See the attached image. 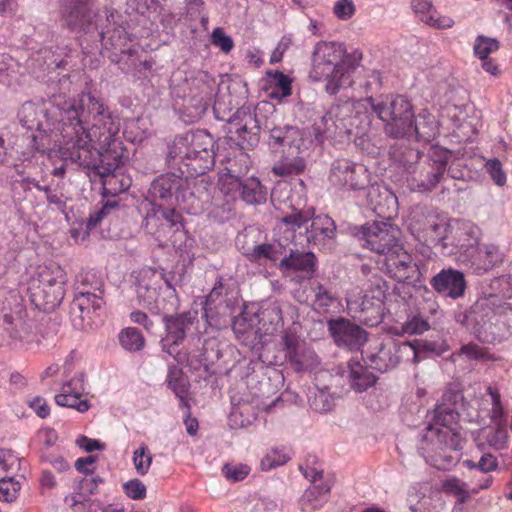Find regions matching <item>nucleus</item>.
Segmentation results:
<instances>
[{
	"instance_id": "f257e3e1",
	"label": "nucleus",
	"mask_w": 512,
	"mask_h": 512,
	"mask_svg": "<svg viewBox=\"0 0 512 512\" xmlns=\"http://www.w3.org/2000/svg\"><path fill=\"white\" fill-rule=\"evenodd\" d=\"M59 134L33 137L41 153L58 150L65 160L96 170L105 194L117 195L131 185V178L117 172L124 157L111 145L119 132V121L104 103L90 92H83L63 110Z\"/></svg>"
},
{
	"instance_id": "f03ea898",
	"label": "nucleus",
	"mask_w": 512,
	"mask_h": 512,
	"mask_svg": "<svg viewBox=\"0 0 512 512\" xmlns=\"http://www.w3.org/2000/svg\"><path fill=\"white\" fill-rule=\"evenodd\" d=\"M213 146L212 136L205 131L187 132L174 138L168 148L167 159L171 165L178 166L181 175L162 174L151 183L148 196L139 206L145 224H182L181 215L173 205L186 201L188 176L203 175L213 168Z\"/></svg>"
},
{
	"instance_id": "7ed1b4c3",
	"label": "nucleus",
	"mask_w": 512,
	"mask_h": 512,
	"mask_svg": "<svg viewBox=\"0 0 512 512\" xmlns=\"http://www.w3.org/2000/svg\"><path fill=\"white\" fill-rule=\"evenodd\" d=\"M370 108L372 112L383 122L386 135L391 138H403L412 130L414 110L410 101L402 95L388 94L377 98L368 97L355 103H345L336 106L323 117L326 122L337 118L342 112L352 110L358 115L361 110Z\"/></svg>"
},
{
	"instance_id": "20e7f679",
	"label": "nucleus",
	"mask_w": 512,
	"mask_h": 512,
	"mask_svg": "<svg viewBox=\"0 0 512 512\" xmlns=\"http://www.w3.org/2000/svg\"><path fill=\"white\" fill-rule=\"evenodd\" d=\"M346 50L337 42H318L312 54L310 77L315 81L325 80V90L330 95L353 83L354 66L344 59Z\"/></svg>"
},
{
	"instance_id": "39448f33",
	"label": "nucleus",
	"mask_w": 512,
	"mask_h": 512,
	"mask_svg": "<svg viewBox=\"0 0 512 512\" xmlns=\"http://www.w3.org/2000/svg\"><path fill=\"white\" fill-rule=\"evenodd\" d=\"M484 293L464 312L455 315L456 321L469 328L475 337L482 342L494 339L493 326L498 317L503 315L508 306L495 302Z\"/></svg>"
},
{
	"instance_id": "423d86ee",
	"label": "nucleus",
	"mask_w": 512,
	"mask_h": 512,
	"mask_svg": "<svg viewBox=\"0 0 512 512\" xmlns=\"http://www.w3.org/2000/svg\"><path fill=\"white\" fill-rule=\"evenodd\" d=\"M177 251L170 249L165 251L160 245L154 250V266L148 268L144 272L154 276L159 274L164 280L168 289V301L164 304V309L168 311H176L179 307V298L176 293V287H181L184 283L186 275V266L177 259Z\"/></svg>"
},
{
	"instance_id": "0eeeda50",
	"label": "nucleus",
	"mask_w": 512,
	"mask_h": 512,
	"mask_svg": "<svg viewBox=\"0 0 512 512\" xmlns=\"http://www.w3.org/2000/svg\"><path fill=\"white\" fill-rule=\"evenodd\" d=\"M171 311L163 308V322L166 328V337L162 340L163 351L172 356L178 364L188 363L186 352L177 350V346L183 342L187 331L193 325L196 313L190 311L181 314H169Z\"/></svg>"
},
{
	"instance_id": "6e6552de",
	"label": "nucleus",
	"mask_w": 512,
	"mask_h": 512,
	"mask_svg": "<svg viewBox=\"0 0 512 512\" xmlns=\"http://www.w3.org/2000/svg\"><path fill=\"white\" fill-rule=\"evenodd\" d=\"M404 357H412L418 363L419 351L410 342L388 339L380 344L376 353L368 356V360L371 368L385 373L396 368Z\"/></svg>"
},
{
	"instance_id": "1a4fd4ad",
	"label": "nucleus",
	"mask_w": 512,
	"mask_h": 512,
	"mask_svg": "<svg viewBox=\"0 0 512 512\" xmlns=\"http://www.w3.org/2000/svg\"><path fill=\"white\" fill-rule=\"evenodd\" d=\"M329 181L335 187L347 190H361L369 183L367 168L347 159L335 160L332 164Z\"/></svg>"
},
{
	"instance_id": "9d476101",
	"label": "nucleus",
	"mask_w": 512,
	"mask_h": 512,
	"mask_svg": "<svg viewBox=\"0 0 512 512\" xmlns=\"http://www.w3.org/2000/svg\"><path fill=\"white\" fill-rule=\"evenodd\" d=\"M327 327L334 343L340 348L358 351L367 342L366 330L347 318H331L327 321Z\"/></svg>"
},
{
	"instance_id": "9b49d317",
	"label": "nucleus",
	"mask_w": 512,
	"mask_h": 512,
	"mask_svg": "<svg viewBox=\"0 0 512 512\" xmlns=\"http://www.w3.org/2000/svg\"><path fill=\"white\" fill-rule=\"evenodd\" d=\"M356 226L354 234L364 240L367 247L378 254H398L402 249L394 226Z\"/></svg>"
},
{
	"instance_id": "f8f14e48",
	"label": "nucleus",
	"mask_w": 512,
	"mask_h": 512,
	"mask_svg": "<svg viewBox=\"0 0 512 512\" xmlns=\"http://www.w3.org/2000/svg\"><path fill=\"white\" fill-rule=\"evenodd\" d=\"M95 0H61L60 21L71 31H84L94 19Z\"/></svg>"
},
{
	"instance_id": "ddd939ff",
	"label": "nucleus",
	"mask_w": 512,
	"mask_h": 512,
	"mask_svg": "<svg viewBox=\"0 0 512 512\" xmlns=\"http://www.w3.org/2000/svg\"><path fill=\"white\" fill-rule=\"evenodd\" d=\"M103 299L88 289L78 291L69 304L68 316L77 330H85L91 325V315L100 309Z\"/></svg>"
},
{
	"instance_id": "4468645a",
	"label": "nucleus",
	"mask_w": 512,
	"mask_h": 512,
	"mask_svg": "<svg viewBox=\"0 0 512 512\" xmlns=\"http://www.w3.org/2000/svg\"><path fill=\"white\" fill-rule=\"evenodd\" d=\"M480 234L478 226H446L439 241L444 248L452 247L466 252L479 243Z\"/></svg>"
},
{
	"instance_id": "2eb2a0df",
	"label": "nucleus",
	"mask_w": 512,
	"mask_h": 512,
	"mask_svg": "<svg viewBox=\"0 0 512 512\" xmlns=\"http://www.w3.org/2000/svg\"><path fill=\"white\" fill-rule=\"evenodd\" d=\"M457 424L440 425L429 420L422 436L423 441H429L440 449L459 450L462 448V437L454 426Z\"/></svg>"
},
{
	"instance_id": "dca6fc26",
	"label": "nucleus",
	"mask_w": 512,
	"mask_h": 512,
	"mask_svg": "<svg viewBox=\"0 0 512 512\" xmlns=\"http://www.w3.org/2000/svg\"><path fill=\"white\" fill-rule=\"evenodd\" d=\"M430 284L436 292L452 299L462 297L466 290L464 274L451 268L443 269L436 274L430 280Z\"/></svg>"
},
{
	"instance_id": "f3484780",
	"label": "nucleus",
	"mask_w": 512,
	"mask_h": 512,
	"mask_svg": "<svg viewBox=\"0 0 512 512\" xmlns=\"http://www.w3.org/2000/svg\"><path fill=\"white\" fill-rule=\"evenodd\" d=\"M28 293L35 307L44 312L53 311L64 298V287L42 286L39 283H28Z\"/></svg>"
},
{
	"instance_id": "a211bd4d",
	"label": "nucleus",
	"mask_w": 512,
	"mask_h": 512,
	"mask_svg": "<svg viewBox=\"0 0 512 512\" xmlns=\"http://www.w3.org/2000/svg\"><path fill=\"white\" fill-rule=\"evenodd\" d=\"M461 399L462 395L459 391L453 389L446 390L440 402L428 417H430V420L435 422V424H457L459 413L456 410V405Z\"/></svg>"
},
{
	"instance_id": "6ab92c4d",
	"label": "nucleus",
	"mask_w": 512,
	"mask_h": 512,
	"mask_svg": "<svg viewBox=\"0 0 512 512\" xmlns=\"http://www.w3.org/2000/svg\"><path fill=\"white\" fill-rule=\"evenodd\" d=\"M474 441L481 452L487 448L502 450L507 446V429L503 425L483 427L476 432Z\"/></svg>"
},
{
	"instance_id": "aec40b11",
	"label": "nucleus",
	"mask_w": 512,
	"mask_h": 512,
	"mask_svg": "<svg viewBox=\"0 0 512 512\" xmlns=\"http://www.w3.org/2000/svg\"><path fill=\"white\" fill-rule=\"evenodd\" d=\"M281 345L285 352V359L291 364L294 370H303L305 367L303 342L300 340L297 332L290 328L283 331L281 335Z\"/></svg>"
},
{
	"instance_id": "412c9836",
	"label": "nucleus",
	"mask_w": 512,
	"mask_h": 512,
	"mask_svg": "<svg viewBox=\"0 0 512 512\" xmlns=\"http://www.w3.org/2000/svg\"><path fill=\"white\" fill-rule=\"evenodd\" d=\"M411 7L420 20L431 27L445 29L454 24L450 17L439 15L430 0H412Z\"/></svg>"
},
{
	"instance_id": "4be33fe9",
	"label": "nucleus",
	"mask_w": 512,
	"mask_h": 512,
	"mask_svg": "<svg viewBox=\"0 0 512 512\" xmlns=\"http://www.w3.org/2000/svg\"><path fill=\"white\" fill-rule=\"evenodd\" d=\"M438 132L439 127L435 116L428 110L423 109L412 119V130L406 137L415 135L419 141L430 142L435 139Z\"/></svg>"
},
{
	"instance_id": "5701e85b",
	"label": "nucleus",
	"mask_w": 512,
	"mask_h": 512,
	"mask_svg": "<svg viewBox=\"0 0 512 512\" xmlns=\"http://www.w3.org/2000/svg\"><path fill=\"white\" fill-rule=\"evenodd\" d=\"M242 254L251 262H276L281 259L286 250L280 242L263 243L253 247H241Z\"/></svg>"
},
{
	"instance_id": "b1692460",
	"label": "nucleus",
	"mask_w": 512,
	"mask_h": 512,
	"mask_svg": "<svg viewBox=\"0 0 512 512\" xmlns=\"http://www.w3.org/2000/svg\"><path fill=\"white\" fill-rule=\"evenodd\" d=\"M279 267L282 271H301L309 277L313 275L316 269V257L311 252L290 251L287 256L284 254L280 259Z\"/></svg>"
},
{
	"instance_id": "393cba45",
	"label": "nucleus",
	"mask_w": 512,
	"mask_h": 512,
	"mask_svg": "<svg viewBox=\"0 0 512 512\" xmlns=\"http://www.w3.org/2000/svg\"><path fill=\"white\" fill-rule=\"evenodd\" d=\"M503 262V254L494 244H485L473 256L472 265L478 273H484Z\"/></svg>"
},
{
	"instance_id": "a878e982",
	"label": "nucleus",
	"mask_w": 512,
	"mask_h": 512,
	"mask_svg": "<svg viewBox=\"0 0 512 512\" xmlns=\"http://www.w3.org/2000/svg\"><path fill=\"white\" fill-rule=\"evenodd\" d=\"M348 369L350 386L356 392H363L367 390L377 381V376H375L367 366L362 365L360 362L350 361L348 363Z\"/></svg>"
},
{
	"instance_id": "bb28decb",
	"label": "nucleus",
	"mask_w": 512,
	"mask_h": 512,
	"mask_svg": "<svg viewBox=\"0 0 512 512\" xmlns=\"http://www.w3.org/2000/svg\"><path fill=\"white\" fill-rule=\"evenodd\" d=\"M147 276V272H143L139 280L137 286L138 299L144 307L148 308L153 313L160 314L163 312V304L167 303L168 297L159 302L157 289L151 287L150 283L146 281Z\"/></svg>"
},
{
	"instance_id": "cd10ccee",
	"label": "nucleus",
	"mask_w": 512,
	"mask_h": 512,
	"mask_svg": "<svg viewBox=\"0 0 512 512\" xmlns=\"http://www.w3.org/2000/svg\"><path fill=\"white\" fill-rule=\"evenodd\" d=\"M268 197L267 188L262 185L256 177H250L243 180L240 198L249 205H261L266 203Z\"/></svg>"
},
{
	"instance_id": "c85d7f7f",
	"label": "nucleus",
	"mask_w": 512,
	"mask_h": 512,
	"mask_svg": "<svg viewBox=\"0 0 512 512\" xmlns=\"http://www.w3.org/2000/svg\"><path fill=\"white\" fill-rule=\"evenodd\" d=\"M483 293L489 298L497 300L496 302L508 306V309H511L507 300L512 298V276L504 275L492 279Z\"/></svg>"
},
{
	"instance_id": "c756f323",
	"label": "nucleus",
	"mask_w": 512,
	"mask_h": 512,
	"mask_svg": "<svg viewBox=\"0 0 512 512\" xmlns=\"http://www.w3.org/2000/svg\"><path fill=\"white\" fill-rule=\"evenodd\" d=\"M65 281V273L58 265L39 266L35 275L29 280L31 283H39L52 288L56 285L64 287Z\"/></svg>"
},
{
	"instance_id": "7c9ffc66",
	"label": "nucleus",
	"mask_w": 512,
	"mask_h": 512,
	"mask_svg": "<svg viewBox=\"0 0 512 512\" xmlns=\"http://www.w3.org/2000/svg\"><path fill=\"white\" fill-rule=\"evenodd\" d=\"M203 316L206 319L208 325L215 329H222L227 327L231 320L234 312V308H227L226 306H210L204 305Z\"/></svg>"
},
{
	"instance_id": "2f4dec72",
	"label": "nucleus",
	"mask_w": 512,
	"mask_h": 512,
	"mask_svg": "<svg viewBox=\"0 0 512 512\" xmlns=\"http://www.w3.org/2000/svg\"><path fill=\"white\" fill-rule=\"evenodd\" d=\"M205 305L235 308L236 298L233 296L232 292L229 291V288L223 283L222 279H220L214 284L211 292L206 297Z\"/></svg>"
},
{
	"instance_id": "473e14b6",
	"label": "nucleus",
	"mask_w": 512,
	"mask_h": 512,
	"mask_svg": "<svg viewBox=\"0 0 512 512\" xmlns=\"http://www.w3.org/2000/svg\"><path fill=\"white\" fill-rule=\"evenodd\" d=\"M268 77L270 78V85L272 91L270 97L281 100L291 95L292 93V80L289 76L285 75L281 71H268Z\"/></svg>"
},
{
	"instance_id": "72a5a7b5",
	"label": "nucleus",
	"mask_w": 512,
	"mask_h": 512,
	"mask_svg": "<svg viewBox=\"0 0 512 512\" xmlns=\"http://www.w3.org/2000/svg\"><path fill=\"white\" fill-rule=\"evenodd\" d=\"M21 316H14L13 312L4 313L0 318V344H4L13 338H27L26 335L20 333L18 324H21Z\"/></svg>"
},
{
	"instance_id": "f704fd0d",
	"label": "nucleus",
	"mask_w": 512,
	"mask_h": 512,
	"mask_svg": "<svg viewBox=\"0 0 512 512\" xmlns=\"http://www.w3.org/2000/svg\"><path fill=\"white\" fill-rule=\"evenodd\" d=\"M310 220H316L321 222V224H335L334 220L328 215H318L314 216V209L308 208L306 210H297L292 208L291 213H287L282 217L283 224H306Z\"/></svg>"
},
{
	"instance_id": "c9c22d12",
	"label": "nucleus",
	"mask_w": 512,
	"mask_h": 512,
	"mask_svg": "<svg viewBox=\"0 0 512 512\" xmlns=\"http://www.w3.org/2000/svg\"><path fill=\"white\" fill-rule=\"evenodd\" d=\"M62 393L55 396V401L59 406L74 408L79 412H85L89 409L87 400H81L79 394L72 393L71 383L63 386Z\"/></svg>"
},
{
	"instance_id": "e433bc0d",
	"label": "nucleus",
	"mask_w": 512,
	"mask_h": 512,
	"mask_svg": "<svg viewBox=\"0 0 512 512\" xmlns=\"http://www.w3.org/2000/svg\"><path fill=\"white\" fill-rule=\"evenodd\" d=\"M119 341L125 350L137 352L143 349L145 339L142 333L134 327H128L119 334Z\"/></svg>"
},
{
	"instance_id": "4c0bfd02",
	"label": "nucleus",
	"mask_w": 512,
	"mask_h": 512,
	"mask_svg": "<svg viewBox=\"0 0 512 512\" xmlns=\"http://www.w3.org/2000/svg\"><path fill=\"white\" fill-rule=\"evenodd\" d=\"M14 316H21V324H18V329L20 333L26 335L27 338H13V340H20L29 345H40L42 339L37 335L32 333V324L26 321V311L21 303H17L15 305V310L13 311Z\"/></svg>"
},
{
	"instance_id": "58836bf2",
	"label": "nucleus",
	"mask_w": 512,
	"mask_h": 512,
	"mask_svg": "<svg viewBox=\"0 0 512 512\" xmlns=\"http://www.w3.org/2000/svg\"><path fill=\"white\" fill-rule=\"evenodd\" d=\"M243 180L238 176L234 175L231 170L222 173L218 180V186L220 191L227 197L235 198L237 195L240 196L242 189Z\"/></svg>"
},
{
	"instance_id": "ea45409f",
	"label": "nucleus",
	"mask_w": 512,
	"mask_h": 512,
	"mask_svg": "<svg viewBox=\"0 0 512 512\" xmlns=\"http://www.w3.org/2000/svg\"><path fill=\"white\" fill-rule=\"evenodd\" d=\"M253 321V319H248L244 315L235 317L232 315V329L239 339L242 338L245 341L251 337L256 338L258 330L255 328Z\"/></svg>"
},
{
	"instance_id": "a19ab883",
	"label": "nucleus",
	"mask_w": 512,
	"mask_h": 512,
	"mask_svg": "<svg viewBox=\"0 0 512 512\" xmlns=\"http://www.w3.org/2000/svg\"><path fill=\"white\" fill-rule=\"evenodd\" d=\"M305 169V162L303 158L294 157L292 159H285L272 167V172L276 176L284 177L290 175H298Z\"/></svg>"
},
{
	"instance_id": "79ce46f5",
	"label": "nucleus",
	"mask_w": 512,
	"mask_h": 512,
	"mask_svg": "<svg viewBox=\"0 0 512 512\" xmlns=\"http://www.w3.org/2000/svg\"><path fill=\"white\" fill-rule=\"evenodd\" d=\"M228 349L230 346L227 343L211 338L205 341L202 356L206 362L213 364L220 360Z\"/></svg>"
},
{
	"instance_id": "37998d69",
	"label": "nucleus",
	"mask_w": 512,
	"mask_h": 512,
	"mask_svg": "<svg viewBox=\"0 0 512 512\" xmlns=\"http://www.w3.org/2000/svg\"><path fill=\"white\" fill-rule=\"evenodd\" d=\"M133 463L139 475L144 476L148 473L152 463V455L145 444H142L139 449L134 451Z\"/></svg>"
},
{
	"instance_id": "c03bdc74",
	"label": "nucleus",
	"mask_w": 512,
	"mask_h": 512,
	"mask_svg": "<svg viewBox=\"0 0 512 512\" xmlns=\"http://www.w3.org/2000/svg\"><path fill=\"white\" fill-rule=\"evenodd\" d=\"M499 49V42L494 38L479 35L474 44V53L479 59H486Z\"/></svg>"
},
{
	"instance_id": "a18cd8bd",
	"label": "nucleus",
	"mask_w": 512,
	"mask_h": 512,
	"mask_svg": "<svg viewBox=\"0 0 512 512\" xmlns=\"http://www.w3.org/2000/svg\"><path fill=\"white\" fill-rule=\"evenodd\" d=\"M77 289L78 291L88 289L101 298L104 293L102 279L93 272H86L79 276V286Z\"/></svg>"
},
{
	"instance_id": "49530a36",
	"label": "nucleus",
	"mask_w": 512,
	"mask_h": 512,
	"mask_svg": "<svg viewBox=\"0 0 512 512\" xmlns=\"http://www.w3.org/2000/svg\"><path fill=\"white\" fill-rule=\"evenodd\" d=\"M387 290V282L382 277H375L374 281L371 282L369 290L366 292L371 300L377 302V313H379L381 305L386 299Z\"/></svg>"
},
{
	"instance_id": "de8ad7c7",
	"label": "nucleus",
	"mask_w": 512,
	"mask_h": 512,
	"mask_svg": "<svg viewBox=\"0 0 512 512\" xmlns=\"http://www.w3.org/2000/svg\"><path fill=\"white\" fill-rule=\"evenodd\" d=\"M250 473V467L246 464L225 463L222 467V474L230 482L244 480Z\"/></svg>"
},
{
	"instance_id": "09e8293b",
	"label": "nucleus",
	"mask_w": 512,
	"mask_h": 512,
	"mask_svg": "<svg viewBox=\"0 0 512 512\" xmlns=\"http://www.w3.org/2000/svg\"><path fill=\"white\" fill-rule=\"evenodd\" d=\"M21 485L14 478L0 479V500L5 502H13L18 497Z\"/></svg>"
},
{
	"instance_id": "8fccbe9b",
	"label": "nucleus",
	"mask_w": 512,
	"mask_h": 512,
	"mask_svg": "<svg viewBox=\"0 0 512 512\" xmlns=\"http://www.w3.org/2000/svg\"><path fill=\"white\" fill-rule=\"evenodd\" d=\"M310 407L317 412H327L332 409L333 399L324 390H318L313 396L309 397Z\"/></svg>"
},
{
	"instance_id": "3c124183",
	"label": "nucleus",
	"mask_w": 512,
	"mask_h": 512,
	"mask_svg": "<svg viewBox=\"0 0 512 512\" xmlns=\"http://www.w3.org/2000/svg\"><path fill=\"white\" fill-rule=\"evenodd\" d=\"M0 467L5 472H15L20 468V459L13 450L0 448Z\"/></svg>"
},
{
	"instance_id": "603ef678",
	"label": "nucleus",
	"mask_w": 512,
	"mask_h": 512,
	"mask_svg": "<svg viewBox=\"0 0 512 512\" xmlns=\"http://www.w3.org/2000/svg\"><path fill=\"white\" fill-rule=\"evenodd\" d=\"M467 484L458 478H449L443 483L446 492L452 493L459 497L460 502H465L469 498L466 490Z\"/></svg>"
},
{
	"instance_id": "864d4df0",
	"label": "nucleus",
	"mask_w": 512,
	"mask_h": 512,
	"mask_svg": "<svg viewBox=\"0 0 512 512\" xmlns=\"http://www.w3.org/2000/svg\"><path fill=\"white\" fill-rule=\"evenodd\" d=\"M168 231L165 233L170 235L169 243L175 249H180L182 246L187 245L189 240L188 233L185 226H166Z\"/></svg>"
},
{
	"instance_id": "5fc2aeb1",
	"label": "nucleus",
	"mask_w": 512,
	"mask_h": 512,
	"mask_svg": "<svg viewBox=\"0 0 512 512\" xmlns=\"http://www.w3.org/2000/svg\"><path fill=\"white\" fill-rule=\"evenodd\" d=\"M312 290L315 295V303L321 308H327L336 300V297L321 283H314Z\"/></svg>"
},
{
	"instance_id": "6e6d98bb",
	"label": "nucleus",
	"mask_w": 512,
	"mask_h": 512,
	"mask_svg": "<svg viewBox=\"0 0 512 512\" xmlns=\"http://www.w3.org/2000/svg\"><path fill=\"white\" fill-rule=\"evenodd\" d=\"M211 44L220 48L224 53H229L234 47L232 38L226 35L221 27H217L213 30L211 34Z\"/></svg>"
},
{
	"instance_id": "4d7b16f0",
	"label": "nucleus",
	"mask_w": 512,
	"mask_h": 512,
	"mask_svg": "<svg viewBox=\"0 0 512 512\" xmlns=\"http://www.w3.org/2000/svg\"><path fill=\"white\" fill-rule=\"evenodd\" d=\"M485 168L496 185L503 186L506 183V174L502 169L501 162L497 158L488 160Z\"/></svg>"
},
{
	"instance_id": "13d9d810",
	"label": "nucleus",
	"mask_w": 512,
	"mask_h": 512,
	"mask_svg": "<svg viewBox=\"0 0 512 512\" xmlns=\"http://www.w3.org/2000/svg\"><path fill=\"white\" fill-rule=\"evenodd\" d=\"M289 457L277 449H272L270 453L261 460L262 470H269L285 464Z\"/></svg>"
},
{
	"instance_id": "bf43d9fd",
	"label": "nucleus",
	"mask_w": 512,
	"mask_h": 512,
	"mask_svg": "<svg viewBox=\"0 0 512 512\" xmlns=\"http://www.w3.org/2000/svg\"><path fill=\"white\" fill-rule=\"evenodd\" d=\"M126 495L133 500H142L146 497V486L139 479H132L123 485Z\"/></svg>"
},
{
	"instance_id": "052dcab7",
	"label": "nucleus",
	"mask_w": 512,
	"mask_h": 512,
	"mask_svg": "<svg viewBox=\"0 0 512 512\" xmlns=\"http://www.w3.org/2000/svg\"><path fill=\"white\" fill-rule=\"evenodd\" d=\"M430 328L428 321L421 315H415L403 325L408 334H421Z\"/></svg>"
},
{
	"instance_id": "680f3d73",
	"label": "nucleus",
	"mask_w": 512,
	"mask_h": 512,
	"mask_svg": "<svg viewBox=\"0 0 512 512\" xmlns=\"http://www.w3.org/2000/svg\"><path fill=\"white\" fill-rule=\"evenodd\" d=\"M446 165V161H434L432 171L428 173L429 175L431 174V176H429L427 183L423 184L425 189L431 190L436 187L446 171Z\"/></svg>"
},
{
	"instance_id": "e2e57ef3",
	"label": "nucleus",
	"mask_w": 512,
	"mask_h": 512,
	"mask_svg": "<svg viewBox=\"0 0 512 512\" xmlns=\"http://www.w3.org/2000/svg\"><path fill=\"white\" fill-rule=\"evenodd\" d=\"M252 410H253V407L248 403H244V404L234 407L231 412V415H230L231 421H234L237 423L238 417H244L246 415V417L244 419L240 420L239 425L241 427L249 425L254 416V413L250 414V412H252Z\"/></svg>"
},
{
	"instance_id": "0e129e2a",
	"label": "nucleus",
	"mask_w": 512,
	"mask_h": 512,
	"mask_svg": "<svg viewBox=\"0 0 512 512\" xmlns=\"http://www.w3.org/2000/svg\"><path fill=\"white\" fill-rule=\"evenodd\" d=\"M302 144L303 137L301 131L297 127L289 126L281 147L295 148L298 151Z\"/></svg>"
},
{
	"instance_id": "69168bd1",
	"label": "nucleus",
	"mask_w": 512,
	"mask_h": 512,
	"mask_svg": "<svg viewBox=\"0 0 512 512\" xmlns=\"http://www.w3.org/2000/svg\"><path fill=\"white\" fill-rule=\"evenodd\" d=\"M331 489L330 481L312 483V486L306 491L305 496L308 501H313L329 493Z\"/></svg>"
},
{
	"instance_id": "338daca9",
	"label": "nucleus",
	"mask_w": 512,
	"mask_h": 512,
	"mask_svg": "<svg viewBox=\"0 0 512 512\" xmlns=\"http://www.w3.org/2000/svg\"><path fill=\"white\" fill-rule=\"evenodd\" d=\"M355 12L352 0H339L334 6L335 15L343 20L349 19Z\"/></svg>"
},
{
	"instance_id": "774afa93",
	"label": "nucleus",
	"mask_w": 512,
	"mask_h": 512,
	"mask_svg": "<svg viewBox=\"0 0 512 512\" xmlns=\"http://www.w3.org/2000/svg\"><path fill=\"white\" fill-rule=\"evenodd\" d=\"M117 208L115 202H107L100 209L91 213L87 224H99L107 215L111 214Z\"/></svg>"
}]
</instances>
